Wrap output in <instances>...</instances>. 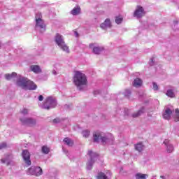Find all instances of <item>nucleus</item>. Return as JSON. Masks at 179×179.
I'll list each match as a JSON object with an SVG mask.
<instances>
[{"instance_id":"obj_1","label":"nucleus","mask_w":179,"mask_h":179,"mask_svg":"<svg viewBox=\"0 0 179 179\" xmlns=\"http://www.w3.org/2000/svg\"><path fill=\"white\" fill-rule=\"evenodd\" d=\"M73 83L76 86L78 90H83L86 85H87V78L86 75L80 71H75L73 76Z\"/></svg>"},{"instance_id":"obj_2","label":"nucleus","mask_w":179,"mask_h":179,"mask_svg":"<svg viewBox=\"0 0 179 179\" xmlns=\"http://www.w3.org/2000/svg\"><path fill=\"white\" fill-rule=\"evenodd\" d=\"M17 86L24 90H36L37 85L26 77H21L17 80Z\"/></svg>"},{"instance_id":"obj_3","label":"nucleus","mask_w":179,"mask_h":179,"mask_svg":"<svg viewBox=\"0 0 179 179\" xmlns=\"http://www.w3.org/2000/svg\"><path fill=\"white\" fill-rule=\"evenodd\" d=\"M93 141L94 142L99 143L101 141L102 143H111L112 141H114L113 136H103L100 132H94L93 134Z\"/></svg>"},{"instance_id":"obj_4","label":"nucleus","mask_w":179,"mask_h":179,"mask_svg":"<svg viewBox=\"0 0 179 179\" xmlns=\"http://www.w3.org/2000/svg\"><path fill=\"white\" fill-rule=\"evenodd\" d=\"M55 41L56 44H57L58 47L62 50V51L69 54V47H68V45H66L65 43V40L64 39V36L62 35L57 34L55 37Z\"/></svg>"},{"instance_id":"obj_5","label":"nucleus","mask_w":179,"mask_h":179,"mask_svg":"<svg viewBox=\"0 0 179 179\" xmlns=\"http://www.w3.org/2000/svg\"><path fill=\"white\" fill-rule=\"evenodd\" d=\"M88 155L90 158L87 163V169L92 170V169H93V164H94L96 160H99V154L89 150Z\"/></svg>"},{"instance_id":"obj_6","label":"nucleus","mask_w":179,"mask_h":179,"mask_svg":"<svg viewBox=\"0 0 179 179\" xmlns=\"http://www.w3.org/2000/svg\"><path fill=\"white\" fill-rule=\"evenodd\" d=\"M20 121L24 127H30L33 128L37 125V120L33 117H20Z\"/></svg>"},{"instance_id":"obj_7","label":"nucleus","mask_w":179,"mask_h":179,"mask_svg":"<svg viewBox=\"0 0 179 179\" xmlns=\"http://www.w3.org/2000/svg\"><path fill=\"white\" fill-rule=\"evenodd\" d=\"M55 107H57V100L52 96H48L46 98L42 108H45V110H50V108H55Z\"/></svg>"},{"instance_id":"obj_8","label":"nucleus","mask_w":179,"mask_h":179,"mask_svg":"<svg viewBox=\"0 0 179 179\" xmlns=\"http://www.w3.org/2000/svg\"><path fill=\"white\" fill-rule=\"evenodd\" d=\"M27 174L28 176H36V177H39V176L43 175V169L40 166H31L27 171Z\"/></svg>"},{"instance_id":"obj_9","label":"nucleus","mask_w":179,"mask_h":179,"mask_svg":"<svg viewBox=\"0 0 179 179\" xmlns=\"http://www.w3.org/2000/svg\"><path fill=\"white\" fill-rule=\"evenodd\" d=\"M45 22L43 20H36L35 24V30L44 33L45 31Z\"/></svg>"},{"instance_id":"obj_10","label":"nucleus","mask_w":179,"mask_h":179,"mask_svg":"<svg viewBox=\"0 0 179 179\" xmlns=\"http://www.w3.org/2000/svg\"><path fill=\"white\" fill-rule=\"evenodd\" d=\"M22 159L24 162L27 166H31V160L30 159V152L27 150H23L22 152Z\"/></svg>"},{"instance_id":"obj_11","label":"nucleus","mask_w":179,"mask_h":179,"mask_svg":"<svg viewBox=\"0 0 179 179\" xmlns=\"http://www.w3.org/2000/svg\"><path fill=\"white\" fill-rule=\"evenodd\" d=\"M134 16L137 19H141V17L145 16V9H143V7L141 6H137L136 9L134 13Z\"/></svg>"},{"instance_id":"obj_12","label":"nucleus","mask_w":179,"mask_h":179,"mask_svg":"<svg viewBox=\"0 0 179 179\" xmlns=\"http://www.w3.org/2000/svg\"><path fill=\"white\" fill-rule=\"evenodd\" d=\"M89 47L90 48H93L92 52H94V54H96V55H100L101 52L104 50V48L103 47H99V46L94 47V43H90L89 45Z\"/></svg>"},{"instance_id":"obj_13","label":"nucleus","mask_w":179,"mask_h":179,"mask_svg":"<svg viewBox=\"0 0 179 179\" xmlns=\"http://www.w3.org/2000/svg\"><path fill=\"white\" fill-rule=\"evenodd\" d=\"M163 143L166 147L167 153H173V151L174 150V147L173 146V144L170 143V140L165 139Z\"/></svg>"},{"instance_id":"obj_14","label":"nucleus","mask_w":179,"mask_h":179,"mask_svg":"<svg viewBox=\"0 0 179 179\" xmlns=\"http://www.w3.org/2000/svg\"><path fill=\"white\" fill-rule=\"evenodd\" d=\"M113 27V24H111V21L110 19L107 18L105 21L100 24V28L106 30V29H111Z\"/></svg>"},{"instance_id":"obj_15","label":"nucleus","mask_w":179,"mask_h":179,"mask_svg":"<svg viewBox=\"0 0 179 179\" xmlns=\"http://www.w3.org/2000/svg\"><path fill=\"white\" fill-rule=\"evenodd\" d=\"M171 114H173V110H171V109L169 108H166L163 113V118L169 120L170 118H171Z\"/></svg>"},{"instance_id":"obj_16","label":"nucleus","mask_w":179,"mask_h":179,"mask_svg":"<svg viewBox=\"0 0 179 179\" xmlns=\"http://www.w3.org/2000/svg\"><path fill=\"white\" fill-rule=\"evenodd\" d=\"M134 149L138 152V153H141V152H143V149H145V145H143V143L140 142L134 145Z\"/></svg>"},{"instance_id":"obj_17","label":"nucleus","mask_w":179,"mask_h":179,"mask_svg":"<svg viewBox=\"0 0 179 179\" xmlns=\"http://www.w3.org/2000/svg\"><path fill=\"white\" fill-rule=\"evenodd\" d=\"M145 113V107H142L141 109H139L137 112L134 113L131 115V117L133 118H138V117H141L142 114Z\"/></svg>"},{"instance_id":"obj_18","label":"nucleus","mask_w":179,"mask_h":179,"mask_svg":"<svg viewBox=\"0 0 179 179\" xmlns=\"http://www.w3.org/2000/svg\"><path fill=\"white\" fill-rule=\"evenodd\" d=\"M30 69L34 73H41V69L40 68V66H38V65H31L30 66Z\"/></svg>"},{"instance_id":"obj_19","label":"nucleus","mask_w":179,"mask_h":179,"mask_svg":"<svg viewBox=\"0 0 179 179\" xmlns=\"http://www.w3.org/2000/svg\"><path fill=\"white\" fill-rule=\"evenodd\" d=\"M142 80L139 78H136L134 81L133 86H134V87H141V86H142Z\"/></svg>"},{"instance_id":"obj_20","label":"nucleus","mask_w":179,"mask_h":179,"mask_svg":"<svg viewBox=\"0 0 179 179\" xmlns=\"http://www.w3.org/2000/svg\"><path fill=\"white\" fill-rule=\"evenodd\" d=\"M63 141L65 143V145H67V146H70V147L73 146V141H72V139L68 137L64 138Z\"/></svg>"},{"instance_id":"obj_21","label":"nucleus","mask_w":179,"mask_h":179,"mask_svg":"<svg viewBox=\"0 0 179 179\" xmlns=\"http://www.w3.org/2000/svg\"><path fill=\"white\" fill-rule=\"evenodd\" d=\"M166 94L168 97H171V99H174V97H176V94H174V90L173 89L168 90Z\"/></svg>"},{"instance_id":"obj_22","label":"nucleus","mask_w":179,"mask_h":179,"mask_svg":"<svg viewBox=\"0 0 179 179\" xmlns=\"http://www.w3.org/2000/svg\"><path fill=\"white\" fill-rule=\"evenodd\" d=\"M71 15H73V16H76V15H79L80 13V7L77 6L75 7L71 12Z\"/></svg>"},{"instance_id":"obj_23","label":"nucleus","mask_w":179,"mask_h":179,"mask_svg":"<svg viewBox=\"0 0 179 179\" xmlns=\"http://www.w3.org/2000/svg\"><path fill=\"white\" fill-rule=\"evenodd\" d=\"M16 75L17 74L15 72H13L11 74L7 73L5 75V78L6 80H10V79L15 78Z\"/></svg>"},{"instance_id":"obj_24","label":"nucleus","mask_w":179,"mask_h":179,"mask_svg":"<svg viewBox=\"0 0 179 179\" xmlns=\"http://www.w3.org/2000/svg\"><path fill=\"white\" fill-rule=\"evenodd\" d=\"M147 177H149L148 174H143V173L136 174V179H146Z\"/></svg>"},{"instance_id":"obj_25","label":"nucleus","mask_w":179,"mask_h":179,"mask_svg":"<svg viewBox=\"0 0 179 179\" xmlns=\"http://www.w3.org/2000/svg\"><path fill=\"white\" fill-rule=\"evenodd\" d=\"M173 121L175 122H178L179 121V110L178 109L175 110V115L173 116Z\"/></svg>"},{"instance_id":"obj_26","label":"nucleus","mask_w":179,"mask_h":179,"mask_svg":"<svg viewBox=\"0 0 179 179\" xmlns=\"http://www.w3.org/2000/svg\"><path fill=\"white\" fill-rule=\"evenodd\" d=\"M42 153H44V155H48L50 153V148L47 147V145H43L42 147Z\"/></svg>"},{"instance_id":"obj_27","label":"nucleus","mask_w":179,"mask_h":179,"mask_svg":"<svg viewBox=\"0 0 179 179\" xmlns=\"http://www.w3.org/2000/svg\"><path fill=\"white\" fill-rule=\"evenodd\" d=\"M97 178L98 179H108L107 178V176H106V174L102 172L98 173Z\"/></svg>"},{"instance_id":"obj_28","label":"nucleus","mask_w":179,"mask_h":179,"mask_svg":"<svg viewBox=\"0 0 179 179\" xmlns=\"http://www.w3.org/2000/svg\"><path fill=\"white\" fill-rule=\"evenodd\" d=\"M43 15H41V13H38L36 15L35 20L37 22V20H42Z\"/></svg>"},{"instance_id":"obj_29","label":"nucleus","mask_w":179,"mask_h":179,"mask_svg":"<svg viewBox=\"0 0 179 179\" xmlns=\"http://www.w3.org/2000/svg\"><path fill=\"white\" fill-rule=\"evenodd\" d=\"M124 96L125 97H127V99H129V96H131V90H126L124 92Z\"/></svg>"},{"instance_id":"obj_30","label":"nucleus","mask_w":179,"mask_h":179,"mask_svg":"<svg viewBox=\"0 0 179 179\" xmlns=\"http://www.w3.org/2000/svg\"><path fill=\"white\" fill-rule=\"evenodd\" d=\"M89 135H90V131H89V130H85L83 131V136L84 138H88Z\"/></svg>"},{"instance_id":"obj_31","label":"nucleus","mask_w":179,"mask_h":179,"mask_svg":"<svg viewBox=\"0 0 179 179\" xmlns=\"http://www.w3.org/2000/svg\"><path fill=\"white\" fill-rule=\"evenodd\" d=\"M1 162L3 164L6 163V166H10V161H8V159H1Z\"/></svg>"},{"instance_id":"obj_32","label":"nucleus","mask_w":179,"mask_h":179,"mask_svg":"<svg viewBox=\"0 0 179 179\" xmlns=\"http://www.w3.org/2000/svg\"><path fill=\"white\" fill-rule=\"evenodd\" d=\"M122 22V18L116 17L115 23H117V24H120V23Z\"/></svg>"},{"instance_id":"obj_33","label":"nucleus","mask_w":179,"mask_h":179,"mask_svg":"<svg viewBox=\"0 0 179 179\" xmlns=\"http://www.w3.org/2000/svg\"><path fill=\"white\" fill-rule=\"evenodd\" d=\"M21 114L27 115V114H29V110L27 108H24L22 110H21Z\"/></svg>"},{"instance_id":"obj_34","label":"nucleus","mask_w":179,"mask_h":179,"mask_svg":"<svg viewBox=\"0 0 179 179\" xmlns=\"http://www.w3.org/2000/svg\"><path fill=\"white\" fill-rule=\"evenodd\" d=\"M7 144L6 143H0V150L6 148Z\"/></svg>"},{"instance_id":"obj_35","label":"nucleus","mask_w":179,"mask_h":179,"mask_svg":"<svg viewBox=\"0 0 179 179\" xmlns=\"http://www.w3.org/2000/svg\"><path fill=\"white\" fill-rule=\"evenodd\" d=\"M152 86L154 90H159V86L157 85V83H152Z\"/></svg>"},{"instance_id":"obj_36","label":"nucleus","mask_w":179,"mask_h":179,"mask_svg":"<svg viewBox=\"0 0 179 179\" xmlns=\"http://www.w3.org/2000/svg\"><path fill=\"white\" fill-rule=\"evenodd\" d=\"M150 66H153V65H155V59L154 58L150 59Z\"/></svg>"},{"instance_id":"obj_37","label":"nucleus","mask_w":179,"mask_h":179,"mask_svg":"<svg viewBox=\"0 0 179 179\" xmlns=\"http://www.w3.org/2000/svg\"><path fill=\"white\" fill-rule=\"evenodd\" d=\"M39 101H43V100H44V96H43V95H40L38 97Z\"/></svg>"},{"instance_id":"obj_38","label":"nucleus","mask_w":179,"mask_h":179,"mask_svg":"<svg viewBox=\"0 0 179 179\" xmlns=\"http://www.w3.org/2000/svg\"><path fill=\"white\" fill-rule=\"evenodd\" d=\"M53 122H54L55 124H58V122H59V119H54V120H53Z\"/></svg>"},{"instance_id":"obj_39","label":"nucleus","mask_w":179,"mask_h":179,"mask_svg":"<svg viewBox=\"0 0 179 179\" xmlns=\"http://www.w3.org/2000/svg\"><path fill=\"white\" fill-rule=\"evenodd\" d=\"M74 34L76 36V37H79V34L78 33V31H74Z\"/></svg>"},{"instance_id":"obj_40","label":"nucleus","mask_w":179,"mask_h":179,"mask_svg":"<svg viewBox=\"0 0 179 179\" xmlns=\"http://www.w3.org/2000/svg\"><path fill=\"white\" fill-rule=\"evenodd\" d=\"M99 93H100V91L99 90H96L94 92V94H99Z\"/></svg>"},{"instance_id":"obj_41","label":"nucleus","mask_w":179,"mask_h":179,"mask_svg":"<svg viewBox=\"0 0 179 179\" xmlns=\"http://www.w3.org/2000/svg\"><path fill=\"white\" fill-rule=\"evenodd\" d=\"M173 24H174L175 25L178 24V20L173 21Z\"/></svg>"},{"instance_id":"obj_42","label":"nucleus","mask_w":179,"mask_h":179,"mask_svg":"<svg viewBox=\"0 0 179 179\" xmlns=\"http://www.w3.org/2000/svg\"><path fill=\"white\" fill-rule=\"evenodd\" d=\"M52 74H53V75H57V71L53 70V71H52Z\"/></svg>"},{"instance_id":"obj_43","label":"nucleus","mask_w":179,"mask_h":179,"mask_svg":"<svg viewBox=\"0 0 179 179\" xmlns=\"http://www.w3.org/2000/svg\"><path fill=\"white\" fill-rule=\"evenodd\" d=\"M160 178L166 179V176H160Z\"/></svg>"},{"instance_id":"obj_44","label":"nucleus","mask_w":179,"mask_h":179,"mask_svg":"<svg viewBox=\"0 0 179 179\" xmlns=\"http://www.w3.org/2000/svg\"><path fill=\"white\" fill-rule=\"evenodd\" d=\"M65 107H68V105H66Z\"/></svg>"}]
</instances>
